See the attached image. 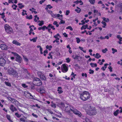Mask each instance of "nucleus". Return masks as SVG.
<instances>
[{
    "label": "nucleus",
    "instance_id": "1",
    "mask_svg": "<svg viewBox=\"0 0 122 122\" xmlns=\"http://www.w3.org/2000/svg\"><path fill=\"white\" fill-rule=\"evenodd\" d=\"M86 109L87 110V113L91 115H95L97 113V111L95 108L92 107L91 104H86L85 105Z\"/></svg>",
    "mask_w": 122,
    "mask_h": 122
},
{
    "label": "nucleus",
    "instance_id": "2",
    "mask_svg": "<svg viewBox=\"0 0 122 122\" xmlns=\"http://www.w3.org/2000/svg\"><path fill=\"white\" fill-rule=\"evenodd\" d=\"M80 97L81 99L85 101L89 98L90 94L88 92L85 91L81 94Z\"/></svg>",
    "mask_w": 122,
    "mask_h": 122
},
{
    "label": "nucleus",
    "instance_id": "3",
    "mask_svg": "<svg viewBox=\"0 0 122 122\" xmlns=\"http://www.w3.org/2000/svg\"><path fill=\"white\" fill-rule=\"evenodd\" d=\"M7 72L8 74L12 75L15 77H16L18 76L17 72L12 68L10 67L8 69Z\"/></svg>",
    "mask_w": 122,
    "mask_h": 122
},
{
    "label": "nucleus",
    "instance_id": "4",
    "mask_svg": "<svg viewBox=\"0 0 122 122\" xmlns=\"http://www.w3.org/2000/svg\"><path fill=\"white\" fill-rule=\"evenodd\" d=\"M33 83L35 85L39 86L42 84V83L40 79L37 78H35L33 80Z\"/></svg>",
    "mask_w": 122,
    "mask_h": 122
},
{
    "label": "nucleus",
    "instance_id": "5",
    "mask_svg": "<svg viewBox=\"0 0 122 122\" xmlns=\"http://www.w3.org/2000/svg\"><path fill=\"white\" fill-rule=\"evenodd\" d=\"M4 28L6 32L9 34H11L13 31L12 28L8 24H5L4 25Z\"/></svg>",
    "mask_w": 122,
    "mask_h": 122
},
{
    "label": "nucleus",
    "instance_id": "6",
    "mask_svg": "<svg viewBox=\"0 0 122 122\" xmlns=\"http://www.w3.org/2000/svg\"><path fill=\"white\" fill-rule=\"evenodd\" d=\"M61 104L64 106V108L65 109V111L67 112H69L70 110L71 111V109H73V108H74L75 107H70L69 106L67 105L66 104H64L63 103H61Z\"/></svg>",
    "mask_w": 122,
    "mask_h": 122
},
{
    "label": "nucleus",
    "instance_id": "7",
    "mask_svg": "<svg viewBox=\"0 0 122 122\" xmlns=\"http://www.w3.org/2000/svg\"><path fill=\"white\" fill-rule=\"evenodd\" d=\"M12 53L14 55L16 56L15 60L19 63H21L22 61V58L20 56L16 53L14 52H12Z\"/></svg>",
    "mask_w": 122,
    "mask_h": 122
},
{
    "label": "nucleus",
    "instance_id": "8",
    "mask_svg": "<svg viewBox=\"0 0 122 122\" xmlns=\"http://www.w3.org/2000/svg\"><path fill=\"white\" fill-rule=\"evenodd\" d=\"M73 109H71V111L73 112L75 114L77 115L79 117H81L82 115L80 112L78 111L77 110L74 108H73Z\"/></svg>",
    "mask_w": 122,
    "mask_h": 122
},
{
    "label": "nucleus",
    "instance_id": "9",
    "mask_svg": "<svg viewBox=\"0 0 122 122\" xmlns=\"http://www.w3.org/2000/svg\"><path fill=\"white\" fill-rule=\"evenodd\" d=\"M62 71L64 73L67 72L68 70V68L65 64H63L61 67Z\"/></svg>",
    "mask_w": 122,
    "mask_h": 122
},
{
    "label": "nucleus",
    "instance_id": "10",
    "mask_svg": "<svg viewBox=\"0 0 122 122\" xmlns=\"http://www.w3.org/2000/svg\"><path fill=\"white\" fill-rule=\"evenodd\" d=\"M6 63V61L3 58H0V65L2 66H5Z\"/></svg>",
    "mask_w": 122,
    "mask_h": 122
},
{
    "label": "nucleus",
    "instance_id": "11",
    "mask_svg": "<svg viewBox=\"0 0 122 122\" xmlns=\"http://www.w3.org/2000/svg\"><path fill=\"white\" fill-rule=\"evenodd\" d=\"M11 98V101L14 104H15L16 106H17L20 104L19 102L17 101V100L15 99L12 98Z\"/></svg>",
    "mask_w": 122,
    "mask_h": 122
},
{
    "label": "nucleus",
    "instance_id": "12",
    "mask_svg": "<svg viewBox=\"0 0 122 122\" xmlns=\"http://www.w3.org/2000/svg\"><path fill=\"white\" fill-rule=\"evenodd\" d=\"M0 47L3 50H6L7 49V47L6 45L5 44H1L0 45Z\"/></svg>",
    "mask_w": 122,
    "mask_h": 122
},
{
    "label": "nucleus",
    "instance_id": "13",
    "mask_svg": "<svg viewBox=\"0 0 122 122\" xmlns=\"http://www.w3.org/2000/svg\"><path fill=\"white\" fill-rule=\"evenodd\" d=\"M12 43L13 44L17 46H20L21 45V44L20 43L15 40H13L12 42Z\"/></svg>",
    "mask_w": 122,
    "mask_h": 122
},
{
    "label": "nucleus",
    "instance_id": "14",
    "mask_svg": "<svg viewBox=\"0 0 122 122\" xmlns=\"http://www.w3.org/2000/svg\"><path fill=\"white\" fill-rule=\"evenodd\" d=\"M61 89L62 88L61 87H58L57 91L59 93L61 94L63 92V91H62Z\"/></svg>",
    "mask_w": 122,
    "mask_h": 122
},
{
    "label": "nucleus",
    "instance_id": "15",
    "mask_svg": "<svg viewBox=\"0 0 122 122\" xmlns=\"http://www.w3.org/2000/svg\"><path fill=\"white\" fill-rule=\"evenodd\" d=\"M40 78L41 80L45 81L46 80V78L44 74L40 77Z\"/></svg>",
    "mask_w": 122,
    "mask_h": 122
},
{
    "label": "nucleus",
    "instance_id": "16",
    "mask_svg": "<svg viewBox=\"0 0 122 122\" xmlns=\"http://www.w3.org/2000/svg\"><path fill=\"white\" fill-rule=\"evenodd\" d=\"M48 28H51L53 30H55V28H54V26L52 25L51 24H49L48 26Z\"/></svg>",
    "mask_w": 122,
    "mask_h": 122
},
{
    "label": "nucleus",
    "instance_id": "17",
    "mask_svg": "<svg viewBox=\"0 0 122 122\" xmlns=\"http://www.w3.org/2000/svg\"><path fill=\"white\" fill-rule=\"evenodd\" d=\"M37 37H36L33 38L32 39H30V40L31 41H33V42H35L36 41V40H37Z\"/></svg>",
    "mask_w": 122,
    "mask_h": 122
},
{
    "label": "nucleus",
    "instance_id": "18",
    "mask_svg": "<svg viewBox=\"0 0 122 122\" xmlns=\"http://www.w3.org/2000/svg\"><path fill=\"white\" fill-rule=\"evenodd\" d=\"M90 65L91 66V67H97V64L96 63H90Z\"/></svg>",
    "mask_w": 122,
    "mask_h": 122
},
{
    "label": "nucleus",
    "instance_id": "19",
    "mask_svg": "<svg viewBox=\"0 0 122 122\" xmlns=\"http://www.w3.org/2000/svg\"><path fill=\"white\" fill-rule=\"evenodd\" d=\"M101 57V56L100 55V54L98 53H97L96 54L95 57L97 59H99Z\"/></svg>",
    "mask_w": 122,
    "mask_h": 122
},
{
    "label": "nucleus",
    "instance_id": "20",
    "mask_svg": "<svg viewBox=\"0 0 122 122\" xmlns=\"http://www.w3.org/2000/svg\"><path fill=\"white\" fill-rule=\"evenodd\" d=\"M14 106L13 105H11L10 106V109L11 110V111L13 112L14 111Z\"/></svg>",
    "mask_w": 122,
    "mask_h": 122
},
{
    "label": "nucleus",
    "instance_id": "21",
    "mask_svg": "<svg viewBox=\"0 0 122 122\" xmlns=\"http://www.w3.org/2000/svg\"><path fill=\"white\" fill-rule=\"evenodd\" d=\"M6 117L7 119L10 122H13L10 119V115H6Z\"/></svg>",
    "mask_w": 122,
    "mask_h": 122
},
{
    "label": "nucleus",
    "instance_id": "22",
    "mask_svg": "<svg viewBox=\"0 0 122 122\" xmlns=\"http://www.w3.org/2000/svg\"><path fill=\"white\" fill-rule=\"evenodd\" d=\"M79 58H81V57L80 56L76 55V56H75L74 58V59L76 60L77 59L78 61H80V60H79Z\"/></svg>",
    "mask_w": 122,
    "mask_h": 122
},
{
    "label": "nucleus",
    "instance_id": "23",
    "mask_svg": "<svg viewBox=\"0 0 122 122\" xmlns=\"http://www.w3.org/2000/svg\"><path fill=\"white\" fill-rule=\"evenodd\" d=\"M18 5L19 6V7L20 9H22L23 7H24V6L22 5L21 3H19L18 4Z\"/></svg>",
    "mask_w": 122,
    "mask_h": 122
},
{
    "label": "nucleus",
    "instance_id": "24",
    "mask_svg": "<svg viewBox=\"0 0 122 122\" xmlns=\"http://www.w3.org/2000/svg\"><path fill=\"white\" fill-rule=\"evenodd\" d=\"M40 92L41 93H43L45 92V91L43 88H41L40 89Z\"/></svg>",
    "mask_w": 122,
    "mask_h": 122
},
{
    "label": "nucleus",
    "instance_id": "25",
    "mask_svg": "<svg viewBox=\"0 0 122 122\" xmlns=\"http://www.w3.org/2000/svg\"><path fill=\"white\" fill-rule=\"evenodd\" d=\"M5 83L6 85L10 87L11 86V84L10 82H8L5 81Z\"/></svg>",
    "mask_w": 122,
    "mask_h": 122
},
{
    "label": "nucleus",
    "instance_id": "26",
    "mask_svg": "<svg viewBox=\"0 0 122 122\" xmlns=\"http://www.w3.org/2000/svg\"><path fill=\"white\" fill-rule=\"evenodd\" d=\"M43 73H42L41 72L38 71L37 72V75L39 77H41Z\"/></svg>",
    "mask_w": 122,
    "mask_h": 122
},
{
    "label": "nucleus",
    "instance_id": "27",
    "mask_svg": "<svg viewBox=\"0 0 122 122\" xmlns=\"http://www.w3.org/2000/svg\"><path fill=\"white\" fill-rule=\"evenodd\" d=\"M59 19L60 20H61V24H65V21H63V20H62L63 18H59Z\"/></svg>",
    "mask_w": 122,
    "mask_h": 122
},
{
    "label": "nucleus",
    "instance_id": "28",
    "mask_svg": "<svg viewBox=\"0 0 122 122\" xmlns=\"http://www.w3.org/2000/svg\"><path fill=\"white\" fill-rule=\"evenodd\" d=\"M53 24L54 25H56L57 27H58L59 26V24H58V22L56 21H54Z\"/></svg>",
    "mask_w": 122,
    "mask_h": 122
},
{
    "label": "nucleus",
    "instance_id": "29",
    "mask_svg": "<svg viewBox=\"0 0 122 122\" xmlns=\"http://www.w3.org/2000/svg\"><path fill=\"white\" fill-rule=\"evenodd\" d=\"M102 18L103 19V20L106 22H108L109 21V20L108 18L106 19L105 17H103Z\"/></svg>",
    "mask_w": 122,
    "mask_h": 122
},
{
    "label": "nucleus",
    "instance_id": "30",
    "mask_svg": "<svg viewBox=\"0 0 122 122\" xmlns=\"http://www.w3.org/2000/svg\"><path fill=\"white\" fill-rule=\"evenodd\" d=\"M119 111L118 110H117L114 113V115L115 116H117V114L118 113V112Z\"/></svg>",
    "mask_w": 122,
    "mask_h": 122
},
{
    "label": "nucleus",
    "instance_id": "31",
    "mask_svg": "<svg viewBox=\"0 0 122 122\" xmlns=\"http://www.w3.org/2000/svg\"><path fill=\"white\" fill-rule=\"evenodd\" d=\"M12 7L13 8V9L14 10H15L17 7V6L15 4H13L12 6Z\"/></svg>",
    "mask_w": 122,
    "mask_h": 122
},
{
    "label": "nucleus",
    "instance_id": "32",
    "mask_svg": "<svg viewBox=\"0 0 122 122\" xmlns=\"http://www.w3.org/2000/svg\"><path fill=\"white\" fill-rule=\"evenodd\" d=\"M26 18L29 19H32V15H30L29 16H28V15H27L26 16Z\"/></svg>",
    "mask_w": 122,
    "mask_h": 122
},
{
    "label": "nucleus",
    "instance_id": "33",
    "mask_svg": "<svg viewBox=\"0 0 122 122\" xmlns=\"http://www.w3.org/2000/svg\"><path fill=\"white\" fill-rule=\"evenodd\" d=\"M112 53L113 54H114L115 52H117V51L116 49H115L114 48H112Z\"/></svg>",
    "mask_w": 122,
    "mask_h": 122
},
{
    "label": "nucleus",
    "instance_id": "34",
    "mask_svg": "<svg viewBox=\"0 0 122 122\" xmlns=\"http://www.w3.org/2000/svg\"><path fill=\"white\" fill-rule=\"evenodd\" d=\"M44 22L43 21V20L41 21V22H40V23L38 25L40 26L44 24Z\"/></svg>",
    "mask_w": 122,
    "mask_h": 122
},
{
    "label": "nucleus",
    "instance_id": "35",
    "mask_svg": "<svg viewBox=\"0 0 122 122\" xmlns=\"http://www.w3.org/2000/svg\"><path fill=\"white\" fill-rule=\"evenodd\" d=\"M89 73L90 74H93L94 72V71L93 70H92L91 69H90L89 70Z\"/></svg>",
    "mask_w": 122,
    "mask_h": 122
},
{
    "label": "nucleus",
    "instance_id": "36",
    "mask_svg": "<svg viewBox=\"0 0 122 122\" xmlns=\"http://www.w3.org/2000/svg\"><path fill=\"white\" fill-rule=\"evenodd\" d=\"M107 51V48H105L104 49H103L102 51L103 53H106Z\"/></svg>",
    "mask_w": 122,
    "mask_h": 122
},
{
    "label": "nucleus",
    "instance_id": "37",
    "mask_svg": "<svg viewBox=\"0 0 122 122\" xmlns=\"http://www.w3.org/2000/svg\"><path fill=\"white\" fill-rule=\"evenodd\" d=\"M20 120L21 121L23 122H25V118L23 117H21L20 118Z\"/></svg>",
    "mask_w": 122,
    "mask_h": 122
},
{
    "label": "nucleus",
    "instance_id": "38",
    "mask_svg": "<svg viewBox=\"0 0 122 122\" xmlns=\"http://www.w3.org/2000/svg\"><path fill=\"white\" fill-rule=\"evenodd\" d=\"M81 2H82V1L81 0L79 1L77 0L76 1H74V3H76V4H77Z\"/></svg>",
    "mask_w": 122,
    "mask_h": 122
},
{
    "label": "nucleus",
    "instance_id": "39",
    "mask_svg": "<svg viewBox=\"0 0 122 122\" xmlns=\"http://www.w3.org/2000/svg\"><path fill=\"white\" fill-rule=\"evenodd\" d=\"M15 115L18 118L20 117L21 116L20 115L18 114L17 112L15 113Z\"/></svg>",
    "mask_w": 122,
    "mask_h": 122
},
{
    "label": "nucleus",
    "instance_id": "40",
    "mask_svg": "<svg viewBox=\"0 0 122 122\" xmlns=\"http://www.w3.org/2000/svg\"><path fill=\"white\" fill-rule=\"evenodd\" d=\"M48 26L46 27V26L44 25L43 27L42 30L44 31L45 30V29H48Z\"/></svg>",
    "mask_w": 122,
    "mask_h": 122
},
{
    "label": "nucleus",
    "instance_id": "41",
    "mask_svg": "<svg viewBox=\"0 0 122 122\" xmlns=\"http://www.w3.org/2000/svg\"><path fill=\"white\" fill-rule=\"evenodd\" d=\"M89 1L90 3L92 4H93L95 2V0H89Z\"/></svg>",
    "mask_w": 122,
    "mask_h": 122
},
{
    "label": "nucleus",
    "instance_id": "42",
    "mask_svg": "<svg viewBox=\"0 0 122 122\" xmlns=\"http://www.w3.org/2000/svg\"><path fill=\"white\" fill-rule=\"evenodd\" d=\"M66 29H70L71 30H73V29L70 26H68V27H67L66 28Z\"/></svg>",
    "mask_w": 122,
    "mask_h": 122
},
{
    "label": "nucleus",
    "instance_id": "43",
    "mask_svg": "<svg viewBox=\"0 0 122 122\" xmlns=\"http://www.w3.org/2000/svg\"><path fill=\"white\" fill-rule=\"evenodd\" d=\"M32 115L33 116V117L36 118H37L38 117V116L36 114H34V113L32 114Z\"/></svg>",
    "mask_w": 122,
    "mask_h": 122
},
{
    "label": "nucleus",
    "instance_id": "44",
    "mask_svg": "<svg viewBox=\"0 0 122 122\" xmlns=\"http://www.w3.org/2000/svg\"><path fill=\"white\" fill-rule=\"evenodd\" d=\"M82 76H85V77H86L87 76V75L86 73H85L84 74V73H82Z\"/></svg>",
    "mask_w": 122,
    "mask_h": 122
},
{
    "label": "nucleus",
    "instance_id": "45",
    "mask_svg": "<svg viewBox=\"0 0 122 122\" xmlns=\"http://www.w3.org/2000/svg\"><path fill=\"white\" fill-rule=\"evenodd\" d=\"M76 39L77 43H79L80 41V40L78 38H76Z\"/></svg>",
    "mask_w": 122,
    "mask_h": 122
},
{
    "label": "nucleus",
    "instance_id": "46",
    "mask_svg": "<svg viewBox=\"0 0 122 122\" xmlns=\"http://www.w3.org/2000/svg\"><path fill=\"white\" fill-rule=\"evenodd\" d=\"M27 75L25 77V78H27V79H29V78L30 77V74L29 73H28V72H27Z\"/></svg>",
    "mask_w": 122,
    "mask_h": 122
},
{
    "label": "nucleus",
    "instance_id": "47",
    "mask_svg": "<svg viewBox=\"0 0 122 122\" xmlns=\"http://www.w3.org/2000/svg\"><path fill=\"white\" fill-rule=\"evenodd\" d=\"M108 68L110 70V72H112V68L111 66H109L108 67Z\"/></svg>",
    "mask_w": 122,
    "mask_h": 122
},
{
    "label": "nucleus",
    "instance_id": "48",
    "mask_svg": "<svg viewBox=\"0 0 122 122\" xmlns=\"http://www.w3.org/2000/svg\"><path fill=\"white\" fill-rule=\"evenodd\" d=\"M46 7H48L50 9H51L53 8L52 6H51V5H47Z\"/></svg>",
    "mask_w": 122,
    "mask_h": 122
},
{
    "label": "nucleus",
    "instance_id": "49",
    "mask_svg": "<svg viewBox=\"0 0 122 122\" xmlns=\"http://www.w3.org/2000/svg\"><path fill=\"white\" fill-rule=\"evenodd\" d=\"M70 13L69 10H67L66 11V15H69V13Z\"/></svg>",
    "mask_w": 122,
    "mask_h": 122
},
{
    "label": "nucleus",
    "instance_id": "50",
    "mask_svg": "<svg viewBox=\"0 0 122 122\" xmlns=\"http://www.w3.org/2000/svg\"><path fill=\"white\" fill-rule=\"evenodd\" d=\"M83 26L84 27V29H85L86 28H87L88 25H83Z\"/></svg>",
    "mask_w": 122,
    "mask_h": 122
},
{
    "label": "nucleus",
    "instance_id": "51",
    "mask_svg": "<svg viewBox=\"0 0 122 122\" xmlns=\"http://www.w3.org/2000/svg\"><path fill=\"white\" fill-rule=\"evenodd\" d=\"M22 86L24 88H26L28 86H26V84H22Z\"/></svg>",
    "mask_w": 122,
    "mask_h": 122
},
{
    "label": "nucleus",
    "instance_id": "52",
    "mask_svg": "<svg viewBox=\"0 0 122 122\" xmlns=\"http://www.w3.org/2000/svg\"><path fill=\"white\" fill-rule=\"evenodd\" d=\"M66 61L67 63H69L70 61V60L69 58H68L66 59Z\"/></svg>",
    "mask_w": 122,
    "mask_h": 122
},
{
    "label": "nucleus",
    "instance_id": "53",
    "mask_svg": "<svg viewBox=\"0 0 122 122\" xmlns=\"http://www.w3.org/2000/svg\"><path fill=\"white\" fill-rule=\"evenodd\" d=\"M63 34L64 36L66 37H68L67 35L65 32L64 33H63Z\"/></svg>",
    "mask_w": 122,
    "mask_h": 122
},
{
    "label": "nucleus",
    "instance_id": "54",
    "mask_svg": "<svg viewBox=\"0 0 122 122\" xmlns=\"http://www.w3.org/2000/svg\"><path fill=\"white\" fill-rule=\"evenodd\" d=\"M50 14L52 17H53L54 18L55 17V14H54L52 13H52H51Z\"/></svg>",
    "mask_w": 122,
    "mask_h": 122
},
{
    "label": "nucleus",
    "instance_id": "55",
    "mask_svg": "<svg viewBox=\"0 0 122 122\" xmlns=\"http://www.w3.org/2000/svg\"><path fill=\"white\" fill-rule=\"evenodd\" d=\"M85 120L86 122H91L90 120L87 118H85Z\"/></svg>",
    "mask_w": 122,
    "mask_h": 122
},
{
    "label": "nucleus",
    "instance_id": "56",
    "mask_svg": "<svg viewBox=\"0 0 122 122\" xmlns=\"http://www.w3.org/2000/svg\"><path fill=\"white\" fill-rule=\"evenodd\" d=\"M51 106L52 107L54 108H56V105L55 103H52L51 105Z\"/></svg>",
    "mask_w": 122,
    "mask_h": 122
},
{
    "label": "nucleus",
    "instance_id": "57",
    "mask_svg": "<svg viewBox=\"0 0 122 122\" xmlns=\"http://www.w3.org/2000/svg\"><path fill=\"white\" fill-rule=\"evenodd\" d=\"M78 9H76L75 10V11L77 12V13H79L81 11V10H78Z\"/></svg>",
    "mask_w": 122,
    "mask_h": 122
},
{
    "label": "nucleus",
    "instance_id": "58",
    "mask_svg": "<svg viewBox=\"0 0 122 122\" xmlns=\"http://www.w3.org/2000/svg\"><path fill=\"white\" fill-rule=\"evenodd\" d=\"M45 0H41L40 1L39 3L40 4H41L42 3H43Z\"/></svg>",
    "mask_w": 122,
    "mask_h": 122
},
{
    "label": "nucleus",
    "instance_id": "59",
    "mask_svg": "<svg viewBox=\"0 0 122 122\" xmlns=\"http://www.w3.org/2000/svg\"><path fill=\"white\" fill-rule=\"evenodd\" d=\"M60 16V15L59 14H55V17L56 18V17H59Z\"/></svg>",
    "mask_w": 122,
    "mask_h": 122
},
{
    "label": "nucleus",
    "instance_id": "60",
    "mask_svg": "<svg viewBox=\"0 0 122 122\" xmlns=\"http://www.w3.org/2000/svg\"><path fill=\"white\" fill-rule=\"evenodd\" d=\"M101 23L102 24L106 26L107 24L105 22L102 21Z\"/></svg>",
    "mask_w": 122,
    "mask_h": 122
},
{
    "label": "nucleus",
    "instance_id": "61",
    "mask_svg": "<svg viewBox=\"0 0 122 122\" xmlns=\"http://www.w3.org/2000/svg\"><path fill=\"white\" fill-rule=\"evenodd\" d=\"M13 0H8V2L9 3H11L12 4H13L14 2L12 1Z\"/></svg>",
    "mask_w": 122,
    "mask_h": 122
},
{
    "label": "nucleus",
    "instance_id": "62",
    "mask_svg": "<svg viewBox=\"0 0 122 122\" xmlns=\"http://www.w3.org/2000/svg\"><path fill=\"white\" fill-rule=\"evenodd\" d=\"M67 76H66L65 77H63V78H65V79L66 80H69L70 79L69 77H68V78H67Z\"/></svg>",
    "mask_w": 122,
    "mask_h": 122
},
{
    "label": "nucleus",
    "instance_id": "63",
    "mask_svg": "<svg viewBox=\"0 0 122 122\" xmlns=\"http://www.w3.org/2000/svg\"><path fill=\"white\" fill-rule=\"evenodd\" d=\"M48 111L51 114H53V112L51 111V110L50 109H48Z\"/></svg>",
    "mask_w": 122,
    "mask_h": 122
},
{
    "label": "nucleus",
    "instance_id": "64",
    "mask_svg": "<svg viewBox=\"0 0 122 122\" xmlns=\"http://www.w3.org/2000/svg\"><path fill=\"white\" fill-rule=\"evenodd\" d=\"M119 6L120 8L122 7V3H121L119 5Z\"/></svg>",
    "mask_w": 122,
    "mask_h": 122
}]
</instances>
